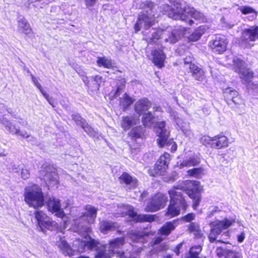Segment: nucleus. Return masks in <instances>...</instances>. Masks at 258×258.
I'll list each match as a JSON object with an SVG mask.
<instances>
[{"mask_svg":"<svg viewBox=\"0 0 258 258\" xmlns=\"http://www.w3.org/2000/svg\"><path fill=\"white\" fill-rule=\"evenodd\" d=\"M124 243L123 237L113 239L108 244L99 245L94 239H90L88 241H84L82 244L91 250H95V258H112L116 254L118 258H134L129 253L121 251V248Z\"/></svg>","mask_w":258,"mask_h":258,"instance_id":"obj_1","label":"nucleus"},{"mask_svg":"<svg viewBox=\"0 0 258 258\" xmlns=\"http://www.w3.org/2000/svg\"><path fill=\"white\" fill-rule=\"evenodd\" d=\"M232 65L235 72L239 74V77L244 84L246 85L247 90L249 93L258 91V85L251 82L253 74L246 67V63L237 56L232 58Z\"/></svg>","mask_w":258,"mask_h":258,"instance_id":"obj_2","label":"nucleus"},{"mask_svg":"<svg viewBox=\"0 0 258 258\" xmlns=\"http://www.w3.org/2000/svg\"><path fill=\"white\" fill-rule=\"evenodd\" d=\"M85 212L78 219L75 220L74 228L80 235L86 237V234L91 231V229L86 223H93L97 216V209L87 205Z\"/></svg>","mask_w":258,"mask_h":258,"instance_id":"obj_3","label":"nucleus"},{"mask_svg":"<svg viewBox=\"0 0 258 258\" xmlns=\"http://www.w3.org/2000/svg\"><path fill=\"white\" fill-rule=\"evenodd\" d=\"M24 200L29 207L35 209L44 205V196L41 188L38 185L33 184L25 188Z\"/></svg>","mask_w":258,"mask_h":258,"instance_id":"obj_4","label":"nucleus"},{"mask_svg":"<svg viewBox=\"0 0 258 258\" xmlns=\"http://www.w3.org/2000/svg\"><path fill=\"white\" fill-rule=\"evenodd\" d=\"M191 18L200 22H204L206 20L204 15L196 11L194 8L186 6L183 8L178 9V20L191 25L194 21L190 19Z\"/></svg>","mask_w":258,"mask_h":258,"instance_id":"obj_5","label":"nucleus"},{"mask_svg":"<svg viewBox=\"0 0 258 258\" xmlns=\"http://www.w3.org/2000/svg\"><path fill=\"white\" fill-rule=\"evenodd\" d=\"M188 229L190 232L193 233L196 238L200 239V241L199 242L201 243L192 246L190 248L189 253L185 258H200L199 254L202 250V245L201 244L204 242L205 237L200 229L199 225L197 223L193 222L190 223Z\"/></svg>","mask_w":258,"mask_h":258,"instance_id":"obj_6","label":"nucleus"},{"mask_svg":"<svg viewBox=\"0 0 258 258\" xmlns=\"http://www.w3.org/2000/svg\"><path fill=\"white\" fill-rule=\"evenodd\" d=\"M235 222V218L229 217L225 218L223 220H215L211 223V231L209 235V239L211 242H213L217 236L223 230L228 228Z\"/></svg>","mask_w":258,"mask_h":258,"instance_id":"obj_7","label":"nucleus"},{"mask_svg":"<svg viewBox=\"0 0 258 258\" xmlns=\"http://www.w3.org/2000/svg\"><path fill=\"white\" fill-rule=\"evenodd\" d=\"M206 26H201L191 33L190 29L180 26L178 28V38L182 37L188 41H196L198 40L207 30Z\"/></svg>","mask_w":258,"mask_h":258,"instance_id":"obj_8","label":"nucleus"},{"mask_svg":"<svg viewBox=\"0 0 258 258\" xmlns=\"http://www.w3.org/2000/svg\"><path fill=\"white\" fill-rule=\"evenodd\" d=\"M258 39V27L252 26L244 29L242 33L240 45L244 48H250L254 45L253 42Z\"/></svg>","mask_w":258,"mask_h":258,"instance_id":"obj_9","label":"nucleus"},{"mask_svg":"<svg viewBox=\"0 0 258 258\" xmlns=\"http://www.w3.org/2000/svg\"><path fill=\"white\" fill-rule=\"evenodd\" d=\"M179 189L185 191L188 196H190L197 194H201L203 191V186L199 181L187 180L178 184Z\"/></svg>","mask_w":258,"mask_h":258,"instance_id":"obj_10","label":"nucleus"},{"mask_svg":"<svg viewBox=\"0 0 258 258\" xmlns=\"http://www.w3.org/2000/svg\"><path fill=\"white\" fill-rule=\"evenodd\" d=\"M167 197L164 194L158 192L151 199L145 208L147 212H154L163 208L167 202Z\"/></svg>","mask_w":258,"mask_h":258,"instance_id":"obj_11","label":"nucleus"},{"mask_svg":"<svg viewBox=\"0 0 258 258\" xmlns=\"http://www.w3.org/2000/svg\"><path fill=\"white\" fill-rule=\"evenodd\" d=\"M125 210L122 211L123 215H127L133 218V219L139 222H151L155 220V215L147 214H139L138 215L136 212L134 211L133 208L131 206H126L124 207Z\"/></svg>","mask_w":258,"mask_h":258,"instance_id":"obj_12","label":"nucleus"},{"mask_svg":"<svg viewBox=\"0 0 258 258\" xmlns=\"http://www.w3.org/2000/svg\"><path fill=\"white\" fill-rule=\"evenodd\" d=\"M228 43V40L225 36L218 35L210 42L209 46L213 52L221 54L226 50Z\"/></svg>","mask_w":258,"mask_h":258,"instance_id":"obj_13","label":"nucleus"},{"mask_svg":"<svg viewBox=\"0 0 258 258\" xmlns=\"http://www.w3.org/2000/svg\"><path fill=\"white\" fill-rule=\"evenodd\" d=\"M155 18L153 16L146 14H141L139 15L138 21L135 25L136 32L139 31L143 26L148 29L155 23Z\"/></svg>","mask_w":258,"mask_h":258,"instance_id":"obj_14","label":"nucleus"},{"mask_svg":"<svg viewBox=\"0 0 258 258\" xmlns=\"http://www.w3.org/2000/svg\"><path fill=\"white\" fill-rule=\"evenodd\" d=\"M165 121L158 122L156 124L157 133L159 136L157 140L158 146L163 147L165 145L171 144L170 141L167 142L169 132L165 129Z\"/></svg>","mask_w":258,"mask_h":258,"instance_id":"obj_15","label":"nucleus"},{"mask_svg":"<svg viewBox=\"0 0 258 258\" xmlns=\"http://www.w3.org/2000/svg\"><path fill=\"white\" fill-rule=\"evenodd\" d=\"M41 175L44 176V179L48 186L55 185L57 183V175L55 170L51 166L44 167L40 171Z\"/></svg>","mask_w":258,"mask_h":258,"instance_id":"obj_16","label":"nucleus"},{"mask_svg":"<svg viewBox=\"0 0 258 258\" xmlns=\"http://www.w3.org/2000/svg\"><path fill=\"white\" fill-rule=\"evenodd\" d=\"M177 187L174 186L172 189L168 191L170 198V204L168 206L166 215L172 218L177 215Z\"/></svg>","mask_w":258,"mask_h":258,"instance_id":"obj_17","label":"nucleus"},{"mask_svg":"<svg viewBox=\"0 0 258 258\" xmlns=\"http://www.w3.org/2000/svg\"><path fill=\"white\" fill-rule=\"evenodd\" d=\"M48 210L52 213H56L58 217L62 218L64 216V212L60 209L59 201L54 197L49 198L47 202Z\"/></svg>","mask_w":258,"mask_h":258,"instance_id":"obj_18","label":"nucleus"},{"mask_svg":"<svg viewBox=\"0 0 258 258\" xmlns=\"http://www.w3.org/2000/svg\"><path fill=\"white\" fill-rule=\"evenodd\" d=\"M216 252L219 258H242L241 253L226 248L219 247Z\"/></svg>","mask_w":258,"mask_h":258,"instance_id":"obj_19","label":"nucleus"},{"mask_svg":"<svg viewBox=\"0 0 258 258\" xmlns=\"http://www.w3.org/2000/svg\"><path fill=\"white\" fill-rule=\"evenodd\" d=\"M229 141L228 137L223 134H219L214 137V143L212 148L215 149H223L228 147Z\"/></svg>","mask_w":258,"mask_h":258,"instance_id":"obj_20","label":"nucleus"},{"mask_svg":"<svg viewBox=\"0 0 258 258\" xmlns=\"http://www.w3.org/2000/svg\"><path fill=\"white\" fill-rule=\"evenodd\" d=\"M151 106V102L147 98L138 101L135 105V110L137 113L142 115L146 113Z\"/></svg>","mask_w":258,"mask_h":258,"instance_id":"obj_21","label":"nucleus"},{"mask_svg":"<svg viewBox=\"0 0 258 258\" xmlns=\"http://www.w3.org/2000/svg\"><path fill=\"white\" fill-rule=\"evenodd\" d=\"M139 122V116H125L122 118L121 126L125 131L128 130L132 126L137 124Z\"/></svg>","mask_w":258,"mask_h":258,"instance_id":"obj_22","label":"nucleus"},{"mask_svg":"<svg viewBox=\"0 0 258 258\" xmlns=\"http://www.w3.org/2000/svg\"><path fill=\"white\" fill-rule=\"evenodd\" d=\"M18 31L26 35H29L32 33L30 24L24 17L20 18L18 21Z\"/></svg>","mask_w":258,"mask_h":258,"instance_id":"obj_23","label":"nucleus"},{"mask_svg":"<svg viewBox=\"0 0 258 258\" xmlns=\"http://www.w3.org/2000/svg\"><path fill=\"white\" fill-rule=\"evenodd\" d=\"M56 244L62 251V252L66 255L71 256L74 255L75 250L73 249L64 239L60 238V240L57 242Z\"/></svg>","mask_w":258,"mask_h":258,"instance_id":"obj_24","label":"nucleus"},{"mask_svg":"<svg viewBox=\"0 0 258 258\" xmlns=\"http://www.w3.org/2000/svg\"><path fill=\"white\" fill-rule=\"evenodd\" d=\"M120 183H124L126 185H129L130 188H134L137 186L138 180L136 178H133L128 173L124 172L119 177Z\"/></svg>","mask_w":258,"mask_h":258,"instance_id":"obj_25","label":"nucleus"},{"mask_svg":"<svg viewBox=\"0 0 258 258\" xmlns=\"http://www.w3.org/2000/svg\"><path fill=\"white\" fill-rule=\"evenodd\" d=\"M153 56V62L154 64L161 68L163 66L164 61L165 59V55L161 50H155L152 53Z\"/></svg>","mask_w":258,"mask_h":258,"instance_id":"obj_26","label":"nucleus"},{"mask_svg":"<svg viewBox=\"0 0 258 258\" xmlns=\"http://www.w3.org/2000/svg\"><path fill=\"white\" fill-rule=\"evenodd\" d=\"M149 233L144 231H131L129 233V237L133 241L138 242H144L145 237L148 236Z\"/></svg>","mask_w":258,"mask_h":258,"instance_id":"obj_27","label":"nucleus"},{"mask_svg":"<svg viewBox=\"0 0 258 258\" xmlns=\"http://www.w3.org/2000/svg\"><path fill=\"white\" fill-rule=\"evenodd\" d=\"M119 227L117 223L109 221H102L100 223V230L106 233L109 231L115 230Z\"/></svg>","mask_w":258,"mask_h":258,"instance_id":"obj_28","label":"nucleus"},{"mask_svg":"<svg viewBox=\"0 0 258 258\" xmlns=\"http://www.w3.org/2000/svg\"><path fill=\"white\" fill-rule=\"evenodd\" d=\"M189 70L192 73V77L197 80L202 81L205 79L204 71L195 64H191Z\"/></svg>","mask_w":258,"mask_h":258,"instance_id":"obj_29","label":"nucleus"},{"mask_svg":"<svg viewBox=\"0 0 258 258\" xmlns=\"http://www.w3.org/2000/svg\"><path fill=\"white\" fill-rule=\"evenodd\" d=\"M0 122L5 126L6 129L12 135H17L20 132V130L16 127L12 122L6 118H0Z\"/></svg>","mask_w":258,"mask_h":258,"instance_id":"obj_30","label":"nucleus"},{"mask_svg":"<svg viewBox=\"0 0 258 258\" xmlns=\"http://www.w3.org/2000/svg\"><path fill=\"white\" fill-rule=\"evenodd\" d=\"M83 81L85 83V84L88 87L91 88L92 89L94 90H98L100 87V84L101 82L103 81V79L102 77L99 76H96L95 77H92V81L93 82V84L89 83V81H88L87 78L86 77L85 79L83 78Z\"/></svg>","mask_w":258,"mask_h":258,"instance_id":"obj_31","label":"nucleus"},{"mask_svg":"<svg viewBox=\"0 0 258 258\" xmlns=\"http://www.w3.org/2000/svg\"><path fill=\"white\" fill-rule=\"evenodd\" d=\"M175 227L176 226L172 222H167L158 230V234L162 236H167L170 234Z\"/></svg>","mask_w":258,"mask_h":258,"instance_id":"obj_32","label":"nucleus"},{"mask_svg":"<svg viewBox=\"0 0 258 258\" xmlns=\"http://www.w3.org/2000/svg\"><path fill=\"white\" fill-rule=\"evenodd\" d=\"M135 100L130 97L126 93L123 94L120 98L119 105L123 110H126L134 102Z\"/></svg>","mask_w":258,"mask_h":258,"instance_id":"obj_33","label":"nucleus"},{"mask_svg":"<svg viewBox=\"0 0 258 258\" xmlns=\"http://www.w3.org/2000/svg\"><path fill=\"white\" fill-rule=\"evenodd\" d=\"M142 118L143 124L145 127H151L154 124V116L150 112L144 113Z\"/></svg>","mask_w":258,"mask_h":258,"instance_id":"obj_34","label":"nucleus"},{"mask_svg":"<svg viewBox=\"0 0 258 258\" xmlns=\"http://www.w3.org/2000/svg\"><path fill=\"white\" fill-rule=\"evenodd\" d=\"M35 217L37 220L38 225L42 229V225L46 220L48 219V217L42 211L38 210L35 213Z\"/></svg>","mask_w":258,"mask_h":258,"instance_id":"obj_35","label":"nucleus"},{"mask_svg":"<svg viewBox=\"0 0 258 258\" xmlns=\"http://www.w3.org/2000/svg\"><path fill=\"white\" fill-rule=\"evenodd\" d=\"M200 163V159L194 156H191L188 159L183 161L179 165L180 168L183 167L194 166Z\"/></svg>","mask_w":258,"mask_h":258,"instance_id":"obj_36","label":"nucleus"},{"mask_svg":"<svg viewBox=\"0 0 258 258\" xmlns=\"http://www.w3.org/2000/svg\"><path fill=\"white\" fill-rule=\"evenodd\" d=\"M168 168V165H163L162 163L157 161L155 164L154 171V176H160L164 174L166 170Z\"/></svg>","mask_w":258,"mask_h":258,"instance_id":"obj_37","label":"nucleus"},{"mask_svg":"<svg viewBox=\"0 0 258 258\" xmlns=\"http://www.w3.org/2000/svg\"><path fill=\"white\" fill-rule=\"evenodd\" d=\"M189 176H192L195 178H201L204 174V169L203 168H194L188 170L187 172Z\"/></svg>","mask_w":258,"mask_h":258,"instance_id":"obj_38","label":"nucleus"},{"mask_svg":"<svg viewBox=\"0 0 258 258\" xmlns=\"http://www.w3.org/2000/svg\"><path fill=\"white\" fill-rule=\"evenodd\" d=\"M97 63L99 67L103 66L105 68H110L112 66L111 60L106 57H98Z\"/></svg>","mask_w":258,"mask_h":258,"instance_id":"obj_39","label":"nucleus"},{"mask_svg":"<svg viewBox=\"0 0 258 258\" xmlns=\"http://www.w3.org/2000/svg\"><path fill=\"white\" fill-rule=\"evenodd\" d=\"M31 77L32 82L36 86V87L40 90V92L42 93L43 96L45 98V99L47 100V101L50 104L52 105L50 99L49 98L48 95L43 90L40 84L38 82L37 79L32 74H31Z\"/></svg>","mask_w":258,"mask_h":258,"instance_id":"obj_40","label":"nucleus"},{"mask_svg":"<svg viewBox=\"0 0 258 258\" xmlns=\"http://www.w3.org/2000/svg\"><path fill=\"white\" fill-rule=\"evenodd\" d=\"M239 10L244 15L250 14L252 19H254L256 16V11L251 7L249 6H241L239 8Z\"/></svg>","mask_w":258,"mask_h":258,"instance_id":"obj_41","label":"nucleus"},{"mask_svg":"<svg viewBox=\"0 0 258 258\" xmlns=\"http://www.w3.org/2000/svg\"><path fill=\"white\" fill-rule=\"evenodd\" d=\"M129 136L132 139L141 138L143 135V128L141 126H137L133 129L128 133Z\"/></svg>","mask_w":258,"mask_h":258,"instance_id":"obj_42","label":"nucleus"},{"mask_svg":"<svg viewBox=\"0 0 258 258\" xmlns=\"http://www.w3.org/2000/svg\"><path fill=\"white\" fill-rule=\"evenodd\" d=\"M223 94L227 99L233 100L234 97L238 95V93L232 88L228 87L223 91Z\"/></svg>","mask_w":258,"mask_h":258,"instance_id":"obj_43","label":"nucleus"},{"mask_svg":"<svg viewBox=\"0 0 258 258\" xmlns=\"http://www.w3.org/2000/svg\"><path fill=\"white\" fill-rule=\"evenodd\" d=\"M163 31L161 29H158L152 33V37L147 38L146 41L148 43H155L156 40L160 38L163 34Z\"/></svg>","mask_w":258,"mask_h":258,"instance_id":"obj_44","label":"nucleus"},{"mask_svg":"<svg viewBox=\"0 0 258 258\" xmlns=\"http://www.w3.org/2000/svg\"><path fill=\"white\" fill-rule=\"evenodd\" d=\"M58 225L57 223L52 221L49 217L48 219L46 220L42 225V228H45L49 230H54L58 228Z\"/></svg>","mask_w":258,"mask_h":258,"instance_id":"obj_45","label":"nucleus"},{"mask_svg":"<svg viewBox=\"0 0 258 258\" xmlns=\"http://www.w3.org/2000/svg\"><path fill=\"white\" fill-rule=\"evenodd\" d=\"M189 197L192 200V208L196 210L202 201L201 194H197Z\"/></svg>","mask_w":258,"mask_h":258,"instance_id":"obj_46","label":"nucleus"},{"mask_svg":"<svg viewBox=\"0 0 258 258\" xmlns=\"http://www.w3.org/2000/svg\"><path fill=\"white\" fill-rule=\"evenodd\" d=\"M84 131L90 137H95L96 135V132L94 130L91 126L89 125L86 122L84 124H82L81 126Z\"/></svg>","mask_w":258,"mask_h":258,"instance_id":"obj_47","label":"nucleus"},{"mask_svg":"<svg viewBox=\"0 0 258 258\" xmlns=\"http://www.w3.org/2000/svg\"><path fill=\"white\" fill-rule=\"evenodd\" d=\"M201 143L206 146L212 148V144L214 143V137L211 138L208 136H204L201 138Z\"/></svg>","mask_w":258,"mask_h":258,"instance_id":"obj_48","label":"nucleus"},{"mask_svg":"<svg viewBox=\"0 0 258 258\" xmlns=\"http://www.w3.org/2000/svg\"><path fill=\"white\" fill-rule=\"evenodd\" d=\"M20 172L21 178L23 179L26 180L29 178L30 174V171L26 166L23 165Z\"/></svg>","mask_w":258,"mask_h":258,"instance_id":"obj_49","label":"nucleus"},{"mask_svg":"<svg viewBox=\"0 0 258 258\" xmlns=\"http://www.w3.org/2000/svg\"><path fill=\"white\" fill-rule=\"evenodd\" d=\"M170 155L168 153H164L160 156L158 160L159 163H162L163 165H168L170 161Z\"/></svg>","mask_w":258,"mask_h":258,"instance_id":"obj_50","label":"nucleus"},{"mask_svg":"<svg viewBox=\"0 0 258 258\" xmlns=\"http://www.w3.org/2000/svg\"><path fill=\"white\" fill-rule=\"evenodd\" d=\"M177 31L176 30H173L171 32V34L169 35L168 38H165V41L166 42H169L171 43H175L177 41Z\"/></svg>","mask_w":258,"mask_h":258,"instance_id":"obj_51","label":"nucleus"},{"mask_svg":"<svg viewBox=\"0 0 258 258\" xmlns=\"http://www.w3.org/2000/svg\"><path fill=\"white\" fill-rule=\"evenodd\" d=\"M72 118L77 124H79L81 126L82 125V124H84L86 122L85 120L82 118V117L79 114H74L72 115Z\"/></svg>","mask_w":258,"mask_h":258,"instance_id":"obj_52","label":"nucleus"},{"mask_svg":"<svg viewBox=\"0 0 258 258\" xmlns=\"http://www.w3.org/2000/svg\"><path fill=\"white\" fill-rule=\"evenodd\" d=\"M179 197V195L178 194V198ZM178 201H179V202H178V208L180 207L182 209H183V210L184 211H185L187 207V205L185 200L184 199H183L182 198H180V199H178Z\"/></svg>","mask_w":258,"mask_h":258,"instance_id":"obj_53","label":"nucleus"},{"mask_svg":"<svg viewBox=\"0 0 258 258\" xmlns=\"http://www.w3.org/2000/svg\"><path fill=\"white\" fill-rule=\"evenodd\" d=\"M195 218V214L194 213H189L182 217L181 220L186 222H189L194 220Z\"/></svg>","mask_w":258,"mask_h":258,"instance_id":"obj_54","label":"nucleus"},{"mask_svg":"<svg viewBox=\"0 0 258 258\" xmlns=\"http://www.w3.org/2000/svg\"><path fill=\"white\" fill-rule=\"evenodd\" d=\"M232 101L234 104L236 105L242 104L243 103V100L239 96V94H238V95L234 97L233 100H232Z\"/></svg>","mask_w":258,"mask_h":258,"instance_id":"obj_55","label":"nucleus"},{"mask_svg":"<svg viewBox=\"0 0 258 258\" xmlns=\"http://www.w3.org/2000/svg\"><path fill=\"white\" fill-rule=\"evenodd\" d=\"M245 238V233L244 231H241L239 233L237 234V241L239 243L242 242Z\"/></svg>","mask_w":258,"mask_h":258,"instance_id":"obj_56","label":"nucleus"},{"mask_svg":"<svg viewBox=\"0 0 258 258\" xmlns=\"http://www.w3.org/2000/svg\"><path fill=\"white\" fill-rule=\"evenodd\" d=\"M176 175L177 173L176 171H174L171 176H170L168 178H164V180L166 182H173L176 179Z\"/></svg>","mask_w":258,"mask_h":258,"instance_id":"obj_57","label":"nucleus"},{"mask_svg":"<svg viewBox=\"0 0 258 258\" xmlns=\"http://www.w3.org/2000/svg\"><path fill=\"white\" fill-rule=\"evenodd\" d=\"M181 130L186 137H190V136L191 134V131L189 130V126L188 124H186L185 128L181 127Z\"/></svg>","mask_w":258,"mask_h":258,"instance_id":"obj_58","label":"nucleus"},{"mask_svg":"<svg viewBox=\"0 0 258 258\" xmlns=\"http://www.w3.org/2000/svg\"><path fill=\"white\" fill-rule=\"evenodd\" d=\"M23 166L19 165L14 164L12 167L11 172H14V173H20V172L21 170V168Z\"/></svg>","mask_w":258,"mask_h":258,"instance_id":"obj_59","label":"nucleus"},{"mask_svg":"<svg viewBox=\"0 0 258 258\" xmlns=\"http://www.w3.org/2000/svg\"><path fill=\"white\" fill-rule=\"evenodd\" d=\"M124 87V84H122L117 87V90L114 93V97H116L120 95V93L123 91Z\"/></svg>","mask_w":258,"mask_h":258,"instance_id":"obj_60","label":"nucleus"},{"mask_svg":"<svg viewBox=\"0 0 258 258\" xmlns=\"http://www.w3.org/2000/svg\"><path fill=\"white\" fill-rule=\"evenodd\" d=\"M218 211H219V209L217 207L215 206V207H212L211 208L210 210L209 211L207 216L208 217H211Z\"/></svg>","mask_w":258,"mask_h":258,"instance_id":"obj_61","label":"nucleus"},{"mask_svg":"<svg viewBox=\"0 0 258 258\" xmlns=\"http://www.w3.org/2000/svg\"><path fill=\"white\" fill-rule=\"evenodd\" d=\"M164 240V238L161 236L155 237L153 241V245H156L160 243Z\"/></svg>","mask_w":258,"mask_h":258,"instance_id":"obj_62","label":"nucleus"},{"mask_svg":"<svg viewBox=\"0 0 258 258\" xmlns=\"http://www.w3.org/2000/svg\"><path fill=\"white\" fill-rule=\"evenodd\" d=\"M168 248V245L165 243H163V244H161L158 247H157L156 250H157V251H161L166 250Z\"/></svg>","mask_w":258,"mask_h":258,"instance_id":"obj_63","label":"nucleus"},{"mask_svg":"<svg viewBox=\"0 0 258 258\" xmlns=\"http://www.w3.org/2000/svg\"><path fill=\"white\" fill-rule=\"evenodd\" d=\"M97 0H85L86 5L88 7H92L96 3Z\"/></svg>","mask_w":258,"mask_h":258,"instance_id":"obj_64","label":"nucleus"}]
</instances>
